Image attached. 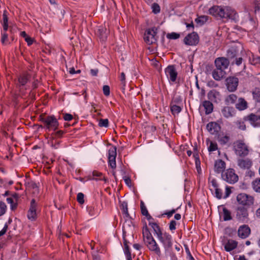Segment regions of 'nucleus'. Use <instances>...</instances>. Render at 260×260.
Wrapping results in <instances>:
<instances>
[{
    "label": "nucleus",
    "instance_id": "nucleus-1",
    "mask_svg": "<svg viewBox=\"0 0 260 260\" xmlns=\"http://www.w3.org/2000/svg\"><path fill=\"white\" fill-rule=\"evenodd\" d=\"M209 13L215 17L228 18L235 21L238 19L237 13L230 7L214 6L209 9Z\"/></svg>",
    "mask_w": 260,
    "mask_h": 260
},
{
    "label": "nucleus",
    "instance_id": "nucleus-2",
    "mask_svg": "<svg viewBox=\"0 0 260 260\" xmlns=\"http://www.w3.org/2000/svg\"><path fill=\"white\" fill-rule=\"evenodd\" d=\"M162 244L165 253L167 256H171L173 251V239L169 233L164 232L157 237Z\"/></svg>",
    "mask_w": 260,
    "mask_h": 260
},
{
    "label": "nucleus",
    "instance_id": "nucleus-3",
    "mask_svg": "<svg viewBox=\"0 0 260 260\" xmlns=\"http://www.w3.org/2000/svg\"><path fill=\"white\" fill-rule=\"evenodd\" d=\"M234 150L236 154L241 157L246 156L249 153L248 146L241 140L234 143Z\"/></svg>",
    "mask_w": 260,
    "mask_h": 260
},
{
    "label": "nucleus",
    "instance_id": "nucleus-4",
    "mask_svg": "<svg viewBox=\"0 0 260 260\" xmlns=\"http://www.w3.org/2000/svg\"><path fill=\"white\" fill-rule=\"evenodd\" d=\"M221 177L223 180L230 184H234L238 180V176L233 169H227L222 174Z\"/></svg>",
    "mask_w": 260,
    "mask_h": 260
},
{
    "label": "nucleus",
    "instance_id": "nucleus-5",
    "mask_svg": "<svg viewBox=\"0 0 260 260\" xmlns=\"http://www.w3.org/2000/svg\"><path fill=\"white\" fill-rule=\"evenodd\" d=\"M45 127L49 130H56L58 126V122L54 116H48L42 118Z\"/></svg>",
    "mask_w": 260,
    "mask_h": 260
},
{
    "label": "nucleus",
    "instance_id": "nucleus-6",
    "mask_svg": "<svg viewBox=\"0 0 260 260\" xmlns=\"http://www.w3.org/2000/svg\"><path fill=\"white\" fill-rule=\"evenodd\" d=\"M39 212L38 205L35 199H32L30 202V207L27 212V218L31 221L35 220L37 218V215Z\"/></svg>",
    "mask_w": 260,
    "mask_h": 260
},
{
    "label": "nucleus",
    "instance_id": "nucleus-7",
    "mask_svg": "<svg viewBox=\"0 0 260 260\" xmlns=\"http://www.w3.org/2000/svg\"><path fill=\"white\" fill-rule=\"evenodd\" d=\"M165 74L171 84L176 82L178 73L174 66H169L165 70Z\"/></svg>",
    "mask_w": 260,
    "mask_h": 260
},
{
    "label": "nucleus",
    "instance_id": "nucleus-8",
    "mask_svg": "<svg viewBox=\"0 0 260 260\" xmlns=\"http://www.w3.org/2000/svg\"><path fill=\"white\" fill-rule=\"evenodd\" d=\"M157 29L156 27H153L147 30L144 39L147 44H152L156 42Z\"/></svg>",
    "mask_w": 260,
    "mask_h": 260
},
{
    "label": "nucleus",
    "instance_id": "nucleus-9",
    "mask_svg": "<svg viewBox=\"0 0 260 260\" xmlns=\"http://www.w3.org/2000/svg\"><path fill=\"white\" fill-rule=\"evenodd\" d=\"M238 202L244 206H251L254 203V198L253 197L248 195L246 193H240L237 197Z\"/></svg>",
    "mask_w": 260,
    "mask_h": 260
},
{
    "label": "nucleus",
    "instance_id": "nucleus-10",
    "mask_svg": "<svg viewBox=\"0 0 260 260\" xmlns=\"http://www.w3.org/2000/svg\"><path fill=\"white\" fill-rule=\"evenodd\" d=\"M226 82L228 90L230 92H233L237 89L239 80L236 77H230L226 79Z\"/></svg>",
    "mask_w": 260,
    "mask_h": 260
},
{
    "label": "nucleus",
    "instance_id": "nucleus-11",
    "mask_svg": "<svg viewBox=\"0 0 260 260\" xmlns=\"http://www.w3.org/2000/svg\"><path fill=\"white\" fill-rule=\"evenodd\" d=\"M199 41L198 34L194 32L188 34L184 39V42L186 45L192 46L197 45Z\"/></svg>",
    "mask_w": 260,
    "mask_h": 260
},
{
    "label": "nucleus",
    "instance_id": "nucleus-12",
    "mask_svg": "<svg viewBox=\"0 0 260 260\" xmlns=\"http://www.w3.org/2000/svg\"><path fill=\"white\" fill-rule=\"evenodd\" d=\"M148 249L159 256L161 254L160 249L154 238L145 242Z\"/></svg>",
    "mask_w": 260,
    "mask_h": 260
},
{
    "label": "nucleus",
    "instance_id": "nucleus-13",
    "mask_svg": "<svg viewBox=\"0 0 260 260\" xmlns=\"http://www.w3.org/2000/svg\"><path fill=\"white\" fill-rule=\"evenodd\" d=\"M215 64L216 68L224 71L229 65V61L224 57H219L215 59Z\"/></svg>",
    "mask_w": 260,
    "mask_h": 260
},
{
    "label": "nucleus",
    "instance_id": "nucleus-14",
    "mask_svg": "<svg viewBox=\"0 0 260 260\" xmlns=\"http://www.w3.org/2000/svg\"><path fill=\"white\" fill-rule=\"evenodd\" d=\"M208 99L212 102L218 103L221 100V95L220 92L215 89L210 90L207 94Z\"/></svg>",
    "mask_w": 260,
    "mask_h": 260
},
{
    "label": "nucleus",
    "instance_id": "nucleus-15",
    "mask_svg": "<svg viewBox=\"0 0 260 260\" xmlns=\"http://www.w3.org/2000/svg\"><path fill=\"white\" fill-rule=\"evenodd\" d=\"M250 124L254 127L260 126V115L255 114H251L247 117Z\"/></svg>",
    "mask_w": 260,
    "mask_h": 260
},
{
    "label": "nucleus",
    "instance_id": "nucleus-16",
    "mask_svg": "<svg viewBox=\"0 0 260 260\" xmlns=\"http://www.w3.org/2000/svg\"><path fill=\"white\" fill-rule=\"evenodd\" d=\"M238 236L242 238H247L250 233V229L247 225H243L239 227L238 231Z\"/></svg>",
    "mask_w": 260,
    "mask_h": 260
},
{
    "label": "nucleus",
    "instance_id": "nucleus-17",
    "mask_svg": "<svg viewBox=\"0 0 260 260\" xmlns=\"http://www.w3.org/2000/svg\"><path fill=\"white\" fill-rule=\"evenodd\" d=\"M236 216L239 220L244 221L248 216L247 209L244 207H238Z\"/></svg>",
    "mask_w": 260,
    "mask_h": 260
},
{
    "label": "nucleus",
    "instance_id": "nucleus-18",
    "mask_svg": "<svg viewBox=\"0 0 260 260\" xmlns=\"http://www.w3.org/2000/svg\"><path fill=\"white\" fill-rule=\"evenodd\" d=\"M252 164V161L249 158L239 159L237 161L238 166L243 169H249L251 167Z\"/></svg>",
    "mask_w": 260,
    "mask_h": 260
},
{
    "label": "nucleus",
    "instance_id": "nucleus-19",
    "mask_svg": "<svg viewBox=\"0 0 260 260\" xmlns=\"http://www.w3.org/2000/svg\"><path fill=\"white\" fill-rule=\"evenodd\" d=\"M218 209L220 218H223L224 221L230 220L232 219L231 212L226 208L222 206Z\"/></svg>",
    "mask_w": 260,
    "mask_h": 260
},
{
    "label": "nucleus",
    "instance_id": "nucleus-20",
    "mask_svg": "<svg viewBox=\"0 0 260 260\" xmlns=\"http://www.w3.org/2000/svg\"><path fill=\"white\" fill-rule=\"evenodd\" d=\"M225 168V163L221 159H218L215 161L214 170L217 173H222Z\"/></svg>",
    "mask_w": 260,
    "mask_h": 260
},
{
    "label": "nucleus",
    "instance_id": "nucleus-21",
    "mask_svg": "<svg viewBox=\"0 0 260 260\" xmlns=\"http://www.w3.org/2000/svg\"><path fill=\"white\" fill-rule=\"evenodd\" d=\"M207 128L210 134L213 135L219 131L220 127L216 122H211L207 124Z\"/></svg>",
    "mask_w": 260,
    "mask_h": 260
},
{
    "label": "nucleus",
    "instance_id": "nucleus-22",
    "mask_svg": "<svg viewBox=\"0 0 260 260\" xmlns=\"http://www.w3.org/2000/svg\"><path fill=\"white\" fill-rule=\"evenodd\" d=\"M221 114L224 117L229 118L234 116L235 115V110L232 108L224 107L221 109Z\"/></svg>",
    "mask_w": 260,
    "mask_h": 260
},
{
    "label": "nucleus",
    "instance_id": "nucleus-23",
    "mask_svg": "<svg viewBox=\"0 0 260 260\" xmlns=\"http://www.w3.org/2000/svg\"><path fill=\"white\" fill-rule=\"evenodd\" d=\"M237 242L233 240H228L224 244V249L226 251H231L236 248Z\"/></svg>",
    "mask_w": 260,
    "mask_h": 260
},
{
    "label": "nucleus",
    "instance_id": "nucleus-24",
    "mask_svg": "<svg viewBox=\"0 0 260 260\" xmlns=\"http://www.w3.org/2000/svg\"><path fill=\"white\" fill-rule=\"evenodd\" d=\"M224 71L219 70L217 68H216V69L212 72V77L217 81L220 80L224 76Z\"/></svg>",
    "mask_w": 260,
    "mask_h": 260
},
{
    "label": "nucleus",
    "instance_id": "nucleus-25",
    "mask_svg": "<svg viewBox=\"0 0 260 260\" xmlns=\"http://www.w3.org/2000/svg\"><path fill=\"white\" fill-rule=\"evenodd\" d=\"M202 107L205 112L206 114H209L213 111V106L211 101H205L203 102Z\"/></svg>",
    "mask_w": 260,
    "mask_h": 260
},
{
    "label": "nucleus",
    "instance_id": "nucleus-26",
    "mask_svg": "<svg viewBox=\"0 0 260 260\" xmlns=\"http://www.w3.org/2000/svg\"><path fill=\"white\" fill-rule=\"evenodd\" d=\"M236 107L240 111L244 110L247 108V103L243 98H240L236 104Z\"/></svg>",
    "mask_w": 260,
    "mask_h": 260
},
{
    "label": "nucleus",
    "instance_id": "nucleus-27",
    "mask_svg": "<svg viewBox=\"0 0 260 260\" xmlns=\"http://www.w3.org/2000/svg\"><path fill=\"white\" fill-rule=\"evenodd\" d=\"M96 34L103 41L106 39L108 35L107 29L103 26H100L99 27Z\"/></svg>",
    "mask_w": 260,
    "mask_h": 260
},
{
    "label": "nucleus",
    "instance_id": "nucleus-28",
    "mask_svg": "<svg viewBox=\"0 0 260 260\" xmlns=\"http://www.w3.org/2000/svg\"><path fill=\"white\" fill-rule=\"evenodd\" d=\"M149 220V225L151 226V228L153 229L155 234L156 235V237H158L159 235H161L163 233L161 231L159 226L158 224L155 222H153L151 221V220Z\"/></svg>",
    "mask_w": 260,
    "mask_h": 260
},
{
    "label": "nucleus",
    "instance_id": "nucleus-29",
    "mask_svg": "<svg viewBox=\"0 0 260 260\" xmlns=\"http://www.w3.org/2000/svg\"><path fill=\"white\" fill-rule=\"evenodd\" d=\"M143 235L144 242H146L153 238V237L152 236L151 234L149 232L147 228L143 229Z\"/></svg>",
    "mask_w": 260,
    "mask_h": 260
},
{
    "label": "nucleus",
    "instance_id": "nucleus-30",
    "mask_svg": "<svg viewBox=\"0 0 260 260\" xmlns=\"http://www.w3.org/2000/svg\"><path fill=\"white\" fill-rule=\"evenodd\" d=\"M252 187L256 192L260 193V179H256L252 182Z\"/></svg>",
    "mask_w": 260,
    "mask_h": 260
},
{
    "label": "nucleus",
    "instance_id": "nucleus-31",
    "mask_svg": "<svg viewBox=\"0 0 260 260\" xmlns=\"http://www.w3.org/2000/svg\"><path fill=\"white\" fill-rule=\"evenodd\" d=\"M86 210L90 216H94L98 215V212L96 210L94 206H88L86 208Z\"/></svg>",
    "mask_w": 260,
    "mask_h": 260
},
{
    "label": "nucleus",
    "instance_id": "nucleus-32",
    "mask_svg": "<svg viewBox=\"0 0 260 260\" xmlns=\"http://www.w3.org/2000/svg\"><path fill=\"white\" fill-rule=\"evenodd\" d=\"M207 143L208 144H209L208 149L209 152L214 151L218 149L217 144L216 142L208 140Z\"/></svg>",
    "mask_w": 260,
    "mask_h": 260
},
{
    "label": "nucleus",
    "instance_id": "nucleus-33",
    "mask_svg": "<svg viewBox=\"0 0 260 260\" xmlns=\"http://www.w3.org/2000/svg\"><path fill=\"white\" fill-rule=\"evenodd\" d=\"M237 100V96L234 94H231L228 96L225 99V102L228 104H233L235 103Z\"/></svg>",
    "mask_w": 260,
    "mask_h": 260
},
{
    "label": "nucleus",
    "instance_id": "nucleus-34",
    "mask_svg": "<svg viewBox=\"0 0 260 260\" xmlns=\"http://www.w3.org/2000/svg\"><path fill=\"white\" fill-rule=\"evenodd\" d=\"M20 36L23 37L25 41L27 42L28 45H31L33 43V39L29 37L25 31H21Z\"/></svg>",
    "mask_w": 260,
    "mask_h": 260
},
{
    "label": "nucleus",
    "instance_id": "nucleus-35",
    "mask_svg": "<svg viewBox=\"0 0 260 260\" xmlns=\"http://www.w3.org/2000/svg\"><path fill=\"white\" fill-rule=\"evenodd\" d=\"M141 212L142 214L143 215L149 216L148 217V220H152V218L149 215L148 212L147 211V209L146 207L145 206L143 202H141Z\"/></svg>",
    "mask_w": 260,
    "mask_h": 260
},
{
    "label": "nucleus",
    "instance_id": "nucleus-36",
    "mask_svg": "<svg viewBox=\"0 0 260 260\" xmlns=\"http://www.w3.org/2000/svg\"><path fill=\"white\" fill-rule=\"evenodd\" d=\"M193 149H194L193 157H194V160H195V164H196L197 168H198V167H200V164H201L200 158H199V154H198V152L197 151V148L196 147H194Z\"/></svg>",
    "mask_w": 260,
    "mask_h": 260
},
{
    "label": "nucleus",
    "instance_id": "nucleus-37",
    "mask_svg": "<svg viewBox=\"0 0 260 260\" xmlns=\"http://www.w3.org/2000/svg\"><path fill=\"white\" fill-rule=\"evenodd\" d=\"M124 252L127 260H132L131 252L129 251L128 246L125 242L124 243Z\"/></svg>",
    "mask_w": 260,
    "mask_h": 260
},
{
    "label": "nucleus",
    "instance_id": "nucleus-38",
    "mask_svg": "<svg viewBox=\"0 0 260 260\" xmlns=\"http://www.w3.org/2000/svg\"><path fill=\"white\" fill-rule=\"evenodd\" d=\"M230 137L226 135L220 136L218 137V141L221 145H225L228 143Z\"/></svg>",
    "mask_w": 260,
    "mask_h": 260
},
{
    "label": "nucleus",
    "instance_id": "nucleus-39",
    "mask_svg": "<svg viewBox=\"0 0 260 260\" xmlns=\"http://www.w3.org/2000/svg\"><path fill=\"white\" fill-rule=\"evenodd\" d=\"M213 194L216 197L217 199H220L222 197V193L221 190L218 188L217 187L216 188H213V190H211Z\"/></svg>",
    "mask_w": 260,
    "mask_h": 260
},
{
    "label": "nucleus",
    "instance_id": "nucleus-40",
    "mask_svg": "<svg viewBox=\"0 0 260 260\" xmlns=\"http://www.w3.org/2000/svg\"><path fill=\"white\" fill-rule=\"evenodd\" d=\"M121 209L123 213L125 215L126 217H128L129 214L128 212L127 204L125 202H123L121 204Z\"/></svg>",
    "mask_w": 260,
    "mask_h": 260
},
{
    "label": "nucleus",
    "instance_id": "nucleus-41",
    "mask_svg": "<svg viewBox=\"0 0 260 260\" xmlns=\"http://www.w3.org/2000/svg\"><path fill=\"white\" fill-rule=\"evenodd\" d=\"M116 147L111 148L108 152V159L116 158Z\"/></svg>",
    "mask_w": 260,
    "mask_h": 260
},
{
    "label": "nucleus",
    "instance_id": "nucleus-42",
    "mask_svg": "<svg viewBox=\"0 0 260 260\" xmlns=\"http://www.w3.org/2000/svg\"><path fill=\"white\" fill-rule=\"evenodd\" d=\"M209 186L211 190H213V188H216L218 187L217 181L214 179L209 178Z\"/></svg>",
    "mask_w": 260,
    "mask_h": 260
},
{
    "label": "nucleus",
    "instance_id": "nucleus-43",
    "mask_svg": "<svg viewBox=\"0 0 260 260\" xmlns=\"http://www.w3.org/2000/svg\"><path fill=\"white\" fill-rule=\"evenodd\" d=\"M93 177H99V179L93 178V179H94V180H104L105 182L107 181V179L105 178V177L103 176V175L101 173H100V172H98L96 171H94L93 172Z\"/></svg>",
    "mask_w": 260,
    "mask_h": 260
},
{
    "label": "nucleus",
    "instance_id": "nucleus-44",
    "mask_svg": "<svg viewBox=\"0 0 260 260\" xmlns=\"http://www.w3.org/2000/svg\"><path fill=\"white\" fill-rule=\"evenodd\" d=\"M208 20V17L206 16H201L196 19V22L197 23H200L201 25L203 24L205 22Z\"/></svg>",
    "mask_w": 260,
    "mask_h": 260
},
{
    "label": "nucleus",
    "instance_id": "nucleus-45",
    "mask_svg": "<svg viewBox=\"0 0 260 260\" xmlns=\"http://www.w3.org/2000/svg\"><path fill=\"white\" fill-rule=\"evenodd\" d=\"M254 100L257 102H260V91L258 89H255L252 93Z\"/></svg>",
    "mask_w": 260,
    "mask_h": 260
},
{
    "label": "nucleus",
    "instance_id": "nucleus-46",
    "mask_svg": "<svg viewBox=\"0 0 260 260\" xmlns=\"http://www.w3.org/2000/svg\"><path fill=\"white\" fill-rule=\"evenodd\" d=\"M28 79L26 75H22L18 79V82L20 85H24L27 82Z\"/></svg>",
    "mask_w": 260,
    "mask_h": 260
},
{
    "label": "nucleus",
    "instance_id": "nucleus-47",
    "mask_svg": "<svg viewBox=\"0 0 260 260\" xmlns=\"http://www.w3.org/2000/svg\"><path fill=\"white\" fill-rule=\"evenodd\" d=\"M171 110L173 114L175 115L180 112L181 109L179 106L175 105L171 107Z\"/></svg>",
    "mask_w": 260,
    "mask_h": 260
},
{
    "label": "nucleus",
    "instance_id": "nucleus-48",
    "mask_svg": "<svg viewBox=\"0 0 260 260\" xmlns=\"http://www.w3.org/2000/svg\"><path fill=\"white\" fill-rule=\"evenodd\" d=\"M109 121L108 119H101L99 120V125L100 127H107L108 126Z\"/></svg>",
    "mask_w": 260,
    "mask_h": 260
},
{
    "label": "nucleus",
    "instance_id": "nucleus-49",
    "mask_svg": "<svg viewBox=\"0 0 260 260\" xmlns=\"http://www.w3.org/2000/svg\"><path fill=\"white\" fill-rule=\"evenodd\" d=\"M180 35L179 34L176 32H171L167 35V38L169 39H177L179 38Z\"/></svg>",
    "mask_w": 260,
    "mask_h": 260
},
{
    "label": "nucleus",
    "instance_id": "nucleus-50",
    "mask_svg": "<svg viewBox=\"0 0 260 260\" xmlns=\"http://www.w3.org/2000/svg\"><path fill=\"white\" fill-rule=\"evenodd\" d=\"M6 209V206L5 204L2 202H0V216L3 215Z\"/></svg>",
    "mask_w": 260,
    "mask_h": 260
},
{
    "label": "nucleus",
    "instance_id": "nucleus-51",
    "mask_svg": "<svg viewBox=\"0 0 260 260\" xmlns=\"http://www.w3.org/2000/svg\"><path fill=\"white\" fill-rule=\"evenodd\" d=\"M151 7L154 13L157 14L160 12V7L157 4L154 3Z\"/></svg>",
    "mask_w": 260,
    "mask_h": 260
},
{
    "label": "nucleus",
    "instance_id": "nucleus-52",
    "mask_svg": "<svg viewBox=\"0 0 260 260\" xmlns=\"http://www.w3.org/2000/svg\"><path fill=\"white\" fill-rule=\"evenodd\" d=\"M77 199L80 204H83L84 202V194L81 192H79L77 194Z\"/></svg>",
    "mask_w": 260,
    "mask_h": 260
},
{
    "label": "nucleus",
    "instance_id": "nucleus-53",
    "mask_svg": "<svg viewBox=\"0 0 260 260\" xmlns=\"http://www.w3.org/2000/svg\"><path fill=\"white\" fill-rule=\"evenodd\" d=\"M115 159L116 158L108 159L109 165L112 169H115L116 166Z\"/></svg>",
    "mask_w": 260,
    "mask_h": 260
},
{
    "label": "nucleus",
    "instance_id": "nucleus-54",
    "mask_svg": "<svg viewBox=\"0 0 260 260\" xmlns=\"http://www.w3.org/2000/svg\"><path fill=\"white\" fill-rule=\"evenodd\" d=\"M103 90L104 94L106 96H108L110 95V87L108 85H104L103 88Z\"/></svg>",
    "mask_w": 260,
    "mask_h": 260
},
{
    "label": "nucleus",
    "instance_id": "nucleus-55",
    "mask_svg": "<svg viewBox=\"0 0 260 260\" xmlns=\"http://www.w3.org/2000/svg\"><path fill=\"white\" fill-rule=\"evenodd\" d=\"M237 126L239 129L242 130V131H244L246 129V125L243 122L238 121L237 123Z\"/></svg>",
    "mask_w": 260,
    "mask_h": 260
},
{
    "label": "nucleus",
    "instance_id": "nucleus-56",
    "mask_svg": "<svg viewBox=\"0 0 260 260\" xmlns=\"http://www.w3.org/2000/svg\"><path fill=\"white\" fill-rule=\"evenodd\" d=\"M176 222L175 220H172L169 224V229L171 231L176 229Z\"/></svg>",
    "mask_w": 260,
    "mask_h": 260
},
{
    "label": "nucleus",
    "instance_id": "nucleus-57",
    "mask_svg": "<svg viewBox=\"0 0 260 260\" xmlns=\"http://www.w3.org/2000/svg\"><path fill=\"white\" fill-rule=\"evenodd\" d=\"M63 119L66 121H70L73 119V116L68 113H66L63 116Z\"/></svg>",
    "mask_w": 260,
    "mask_h": 260
},
{
    "label": "nucleus",
    "instance_id": "nucleus-58",
    "mask_svg": "<svg viewBox=\"0 0 260 260\" xmlns=\"http://www.w3.org/2000/svg\"><path fill=\"white\" fill-rule=\"evenodd\" d=\"M8 35L6 33L2 34V43L4 44L8 40Z\"/></svg>",
    "mask_w": 260,
    "mask_h": 260
},
{
    "label": "nucleus",
    "instance_id": "nucleus-59",
    "mask_svg": "<svg viewBox=\"0 0 260 260\" xmlns=\"http://www.w3.org/2000/svg\"><path fill=\"white\" fill-rule=\"evenodd\" d=\"M231 193V191L230 188L228 187H226L225 195L223 197V198H225V199L227 198L230 196V194Z\"/></svg>",
    "mask_w": 260,
    "mask_h": 260
},
{
    "label": "nucleus",
    "instance_id": "nucleus-60",
    "mask_svg": "<svg viewBox=\"0 0 260 260\" xmlns=\"http://www.w3.org/2000/svg\"><path fill=\"white\" fill-rule=\"evenodd\" d=\"M123 179L124 180L125 183L128 185L131 186V180L130 178L128 177H124Z\"/></svg>",
    "mask_w": 260,
    "mask_h": 260
},
{
    "label": "nucleus",
    "instance_id": "nucleus-61",
    "mask_svg": "<svg viewBox=\"0 0 260 260\" xmlns=\"http://www.w3.org/2000/svg\"><path fill=\"white\" fill-rule=\"evenodd\" d=\"M7 225L6 224L5 225L4 227L3 228V229L0 231V237L3 236V235H4L6 231H7Z\"/></svg>",
    "mask_w": 260,
    "mask_h": 260
},
{
    "label": "nucleus",
    "instance_id": "nucleus-62",
    "mask_svg": "<svg viewBox=\"0 0 260 260\" xmlns=\"http://www.w3.org/2000/svg\"><path fill=\"white\" fill-rule=\"evenodd\" d=\"M3 23H8V17L6 15V12L5 11L3 15Z\"/></svg>",
    "mask_w": 260,
    "mask_h": 260
},
{
    "label": "nucleus",
    "instance_id": "nucleus-63",
    "mask_svg": "<svg viewBox=\"0 0 260 260\" xmlns=\"http://www.w3.org/2000/svg\"><path fill=\"white\" fill-rule=\"evenodd\" d=\"M176 210L175 209H172L171 211H169L165 213L169 217H170L172 216V215L175 212Z\"/></svg>",
    "mask_w": 260,
    "mask_h": 260
},
{
    "label": "nucleus",
    "instance_id": "nucleus-64",
    "mask_svg": "<svg viewBox=\"0 0 260 260\" xmlns=\"http://www.w3.org/2000/svg\"><path fill=\"white\" fill-rule=\"evenodd\" d=\"M242 61H243V59L242 57H239L238 58H236V64L237 66H240L242 63Z\"/></svg>",
    "mask_w": 260,
    "mask_h": 260
}]
</instances>
